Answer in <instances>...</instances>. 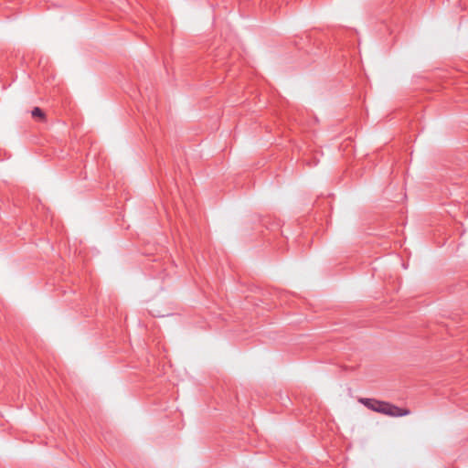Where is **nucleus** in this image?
I'll return each mask as SVG.
<instances>
[{"label":"nucleus","mask_w":468,"mask_h":468,"mask_svg":"<svg viewBox=\"0 0 468 468\" xmlns=\"http://www.w3.org/2000/svg\"><path fill=\"white\" fill-rule=\"evenodd\" d=\"M31 114H32V117L33 118H37L41 121L45 120V113L44 112L38 108V107H35L32 112H31Z\"/></svg>","instance_id":"f03ea898"},{"label":"nucleus","mask_w":468,"mask_h":468,"mask_svg":"<svg viewBox=\"0 0 468 468\" xmlns=\"http://www.w3.org/2000/svg\"><path fill=\"white\" fill-rule=\"evenodd\" d=\"M358 401L367 409L392 417H401L410 414L409 410L400 409L388 402L380 401L375 399L361 398Z\"/></svg>","instance_id":"f257e3e1"}]
</instances>
